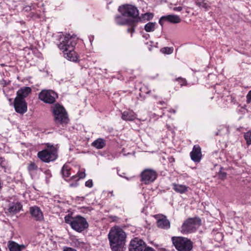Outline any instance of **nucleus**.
<instances>
[{"label":"nucleus","instance_id":"1","mask_svg":"<svg viewBox=\"0 0 251 251\" xmlns=\"http://www.w3.org/2000/svg\"><path fill=\"white\" fill-rule=\"evenodd\" d=\"M60 42L57 46L62 50L64 57L69 60L76 61L77 60V55L74 50L76 44L75 36L70 34L63 35L59 38Z\"/></svg>","mask_w":251,"mask_h":251},{"label":"nucleus","instance_id":"2","mask_svg":"<svg viewBox=\"0 0 251 251\" xmlns=\"http://www.w3.org/2000/svg\"><path fill=\"white\" fill-rule=\"evenodd\" d=\"M108 237L112 251H123L126 234L122 228L118 226L112 227L109 231Z\"/></svg>","mask_w":251,"mask_h":251},{"label":"nucleus","instance_id":"3","mask_svg":"<svg viewBox=\"0 0 251 251\" xmlns=\"http://www.w3.org/2000/svg\"><path fill=\"white\" fill-rule=\"evenodd\" d=\"M64 220L66 223L69 224L74 230L78 232L83 231L89 226L86 220L81 216L72 217L68 215L65 217Z\"/></svg>","mask_w":251,"mask_h":251},{"label":"nucleus","instance_id":"4","mask_svg":"<svg viewBox=\"0 0 251 251\" xmlns=\"http://www.w3.org/2000/svg\"><path fill=\"white\" fill-rule=\"evenodd\" d=\"M54 120L57 124H66L69 122V118L65 109L61 105L56 104L52 107Z\"/></svg>","mask_w":251,"mask_h":251},{"label":"nucleus","instance_id":"5","mask_svg":"<svg viewBox=\"0 0 251 251\" xmlns=\"http://www.w3.org/2000/svg\"><path fill=\"white\" fill-rule=\"evenodd\" d=\"M47 149L38 153V157L43 161L49 162L55 160L57 157V149L47 144Z\"/></svg>","mask_w":251,"mask_h":251},{"label":"nucleus","instance_id":"6","mask_svg":"<svg viewBox=\"0 0 251 251\" xmlns=\"http://www.w3.org/2000/svg\"><path fill=\"white\" fill-rule=\"evenodd\" d=\"M172 241L176 248L179 251H190L193 247L192 242L187 238L173 237Z\"/></svg>","mask_w":251,"mask_h":251},{"label":"nucleus","instance_id":"7","mask_svg":"<svg viewBox=\"0 0 251 251\" xmlns=\"http://www.w3.org/2000/svg\"><path fill=\"white\" fill-rule=\"evenodd\" d=\"M201 225L199 218H189L184 222L181 227V232L184 234L194 232Z\"/></svg>","mask_w":251,"mask_h":251},{"label":"nucleus","instance_id":"8","mask_svg":"<svg viewBox=\"0 0 251 251\" xmlns=\"http://www.w3.org/2000/svg\"><path fill=\"white\" fill-rule=\"evenodd\" d=\"M119 11L124 16H126L127 18L130 17L131 20H134L135 23L137 22L135 19L138 16V10L136 7L131 5H125L119 6Z\"/></svg>","mask_w":251,"mask_h":251},{"label":"nucleus","instance_id":"9","mask_svg":"<svg viewBox=\"0 0 251 251\" xmlns=\"http://www.w3.org/2000/svg\"><path fill=\"white\" fill-rule=\"evenodd\" d=\"M57 94L53 91L50 90H42L39 94V99L47 103H53L57 98Z\"/></svg>","mask_w":251,"mask_h":251},{"label":"nucleus","instance_id":"10","mask_svg":"<svg viewBox=\"0 0 251 251\" xmlns=\"http://www.w3.org/2000/svg\"><path fill=\"white\" fill-rule=\"evenodd\" d=\"M142 181L145 184H148L152 182L156 179L157 174L155 171L151 169H146L142 172L141 175Z\"/></svg>","mask_w":251,"mask_h":251},{"label":"nucleus","instance_id":"11","mask_svg":"<svg viewBox=\"0 0 251 251\" xmlns=\"http://www.w3.org/2000/svg\"><path fill=\"white\" fill-rule=\"evenodd\" d=\"M145 246V242L137 238H134L130 242L129 251H142Z\"/></svg>","mask_w":251,"mask_h":251},{"label":"nucleus","instance_id":"12","mask_svg":"<svg viewBox=\"0 0 251 251\" xmlns=\"http://www.w3.org/2000/svg\"><path fill=\"white\" fill-rule=\"evenodd\" d=\"M16 111L20 114H24L27 111V105L25 100L15 98L14 103Z\"/></svg>","mask_w":251,"mask_h":251},{"label":"nucleus","instance_id":"13","mask_svg":"<svg viewBox=\"0 0 251 251\" xmlns=\"http://www.w3.org/2000/svg\"><path fill=\"white\" fill-rule=\"evenodd\" d=\"M29 212L34 220L39 222L44 220L43 214L39 207L34 206L30 207Z\"/></svg>","mask_w":251,"mask_h":251},{"label":"nucleus","instance_id":"14","mask_svg":"<svg viewBox=\"0 0 251 251\" xmlns=\"http://www.w3.org/2000/svg\"><path fill=\"white\" fill-rule=\"evenodd\" d=\"M191 159L195 162H199L201 158V149L199 145H195L190 153Z\"/></svg>","mask_w":251,"mask_h":251},{"label":"nucleus","instance_id":"15","mask_svg":"<svg viewBox=\"0 0 251 251\" xmlns=\"http://www.w3.org/2000/svg\"><path fill=\"white\" fill-rule=\"evenodd\" d=\"M115 21L117 24L119 25H128L133 26L135 24L134 20H130V18H127L126 16H124L122 14L121 16H116Z\"/></svg>","mask_w":251,"mask_h":251},{"label":"nucleus","instance_id":"16","mask_svg":"<svg viewBox=\"0 0 251 251\" xmlns=\"http://www.w3.org/2000/svg\"><path fill=\"white\" fill-rule=\"evenodd\" d=\"M163 21H167L173 24H177L180 22L181 19L177 15H168L161 17L159 21V23L162 25L163 24Z\"/></svg>","mask_w":251,"mask_h":251},{"label":"nucleus","instance_id":"17","mask_svg":"<svg viewBox=\"0 0 251 251\" xmlns=\"http://www.w3.org/2000/svg\"><path fill=\"white\" fill-rule=\"evenodd\" d=\"M157 226L163 229H168L170 227V223L166 216L160 215L158 216Z\"/></svg>","mask_w":251,"mask_h":251},{"label":"nucleus","instance_id":"18","mask_svg":"<svg viewBox=\"0 0 251 251\" xmlns=\"http://www.w3.org/2000/svg\"><path fill=\"white\" fill-rule=\"evenodd\" d=\"M31 92V89L29 87H24L19 89L17 92V97L16 98H19L25 100L26 98Z\"/></svg>","mask_w":251,"mask_h":251},{"label":"nucleus","instance_id":"19","mask_svg":"<svg viewBox=\"0 0 251 251\" xmlns=\"http://www.w3.org/2000/svg\"><path fill=\"white\" fill-rule=\"evenodd\" d=\"M8 247L10 251H22L25 247L24 245H19L14 241H10L8 242Z\"/></svg>","mask_w":251,"mask_h":251},{"label":"nucleus","instance_id":"20","mask_svg":"<svg viewBox=\"0 0 251 251\" xmlns=\"http://www.w3.org/2000/svg\"><path fill=\"white\" fill-rule=\"evenodd\" d=\"M22 207V205L19 202L12 203L9 205L8 211L10 213L14 214L19 212Z\"/></svg>","mask_w":251,"mask_h":251},{"label":"nucleus","instance_id":"21","mask_svg":"<svg viewBox=\"0 0 251 251\" xmlns=\"http://www.w3.org/2000/svg\"><path fill=\"white\" fill-rule=\"evenodd\" d=\"M136 117V115L133 111H126L122 114V119L125 121H133Z\"/></svg>","mask_w":251,"mask_h":251},{"label":"nucleus","instance_id":"22","mask_svg":"<svg viewBox=\"0 0 251 251\" xmlns=\"http://www.w3.org/2000/svg\"><path fill=\"white\" fill-rule=\"evenodd\" d=\"M173 189L176 192L182 194L187 191L188 187L184 185L174 184Z\"/></svg>","mask_w":251,"mask_h":251},{"label":"nucleus","instance_id":"23","mask_svg":"<svg viewBox=\"0 0 251 251\" xmlns=\"http://www.w3.org/2000/svg\"><path fill=\"white\" fill-rule=\"evenodd\" d=\"M92 146L98 149H100L105 146V143L103 139L99 138L92 143Z\"/></svg>","mask_w":251,"mask_h":251},{"label":"nucleus","instance_id":"24","mask_svg":"<svg viewBox=\"0 0 251 251\" xmlns=\"http://www.w3.org/2000/svg\"><path fill=\"white\" fill-rule=\"evenodd\" d=\"M156 25L155 22H149L145 25L144 29L147 32H152L155 30Z\"/></svg>","mask_w":251,"mask_h":251},{"label":"nucleus","instance_id":"25","mask_svg":"<svg viewBox=\"0 0 251 251\" xmlns=\"http://www.w3.org/2000/svg\"><path fill=\"white\" fill-rule=\"evenodd\" d=\"M70 168L68 165L65 164L62 168V174L63 177H68L70 175Z\"/></svg>","mask_w":251,"mask_h":251},{"label":"nucleus","instance_id":"26","mask_svg":"<svg viewBox=\"0 0 251 251\" xmlns=\"http://www.w3.org/2000/svg\"><path fill=\"white\" fill-rule=\"evenodd\" d=\"M196 3L199 7L204 9H207L209 6L208 4L203 0H198Z\"/></svg>","mask_w":251,"mask_h":251},{"label":"nucleus","instance_id":"27","mask_svg":"<svg viewBox=\"0 0 251 251\" xmlns=\"http://www.w3.org/2000/svg\"><path fill=\"white\" fill-rule=\"evenodd\" d=\"M244 138L248 145H251V130L247 132L244 134Z\"/></svg>","mask_w":251,"mask_h":251},{"label":"nucleus","instance_id":"28","mask_svg":"<svg viewBox=\"0 0 251 251\" xmlns=\"http://www.w3.org/2000/svg\"><path fill=\"white\" fill-rule=\"evenodd\" d=\"M161 51L165 54H170L173 52L172 48L165 47L161 49Z\"/></svg>","mask_w":251,"mask_h":251},{"label":"nucleus","instance_id":"29","mask_svg":"<svg viewBox=\"0 0 251 251\" xmlns=\"http://www.w3.org/2000/svg\"><path fill=\"white\" fill-rule=\"evenodd\" d=\"M86 175L84 172H78L77 174V176H74L72 177V178L75 179L77 177H78V178L77 180H79L81 178H83L85 177Z\"/></svg>","mask_w":251,"mask_h":251},{"label":"nucleus","instance_id":"30","mask_svg":"<svg viewBox=\"0 0 251 251\" xmlns=\"http://www.w3.org/2000/svg\"><path fill=\"white\" fill-rule=\"evenodd\" d=\"M37 169V166L34 163H31L28 166V170L30 172L35 171Z\"/></svg>","mask_w":251,"mask_h":251},{"label":"nucleus","instance_id":"31","mask_svg":"<svg viewBox=\"0 0 251 251\" xmlns=\"http://www.w3.org/2000/svg\"><path fill=\"white\" fill-rule=\"evenodd\" d=\"M10 83V81H7L4 79H2L0 81V84L3 87H5L8 85Z\"/></svg>","mask_w":251,"mask_h":251},{"label":"nucleus","instance_id":"32","mask_svg":"<svg viewBox=\"0 0 251 251\" xmlns=\"http://www.w3.org/2000/svg\"><path fill=\"white\" fill-rule=\"evenodd\" d=\"M85 186L89 188H91L93 186V181L91 179L87 180L85 182Z\"/></svg>","mask_w":251,"mask_h":251},{"label":"nucleus","instance_id":"33","mask_svg":"<svg viewBox=\"0 0 251 251\" xmlns=\"http://www.w3.org/2000/svg\"><path fill=\"white\" fill-rule=\"evenodd\" d=\"M247 103H250L251 102V90L249 91L247 95Z\"/></svg>","mask_w":251,"mask_h":251},{"label":"nucleus","instance_id":"34","mask_svg":"<svg viewBox=\"0 0 251 251\" xmlns=\"http://www.w3.org/2000/svg\"><path fill=\"white\" fill-rule=\"evenodd\" d=\"M146 16L147 17V20H149L151 19L152 18L153 14L151 13H147L145 14V18H146Z\"/></svg>","mask_w":251,"mask_h":251},{"label":"nucleus","instance_id":"35","mask_svg":"<svg viewBox=\"0 0 251 251\" xmlns=\"http://www.w3.org/2000/svg\"><path fill=\"white\" fill-rule=\"evenodd\" d=\"M63 251H76V250L70 247H64Z\"/></svg>","mask_w":251,"mask_h":251},{"label":"nucleus","instance_id":"36","mask_svg":"<svg viewBox=\"0 0 251 251\" xmlns=\"http://www.w3.org/2000/svg\"><path fill=\"white\" fill-rule=\"evenodd\" d=\"M182 10L181 6L175 7L173 8V10L175 11H180Z\"/></svg>","mask_w":251,"mask_h":251},{"label":"nucleus","instance_id":"37","mask_svg":"<svg viewBox=\"0 0 251 251\" xmlns=\"http://www.w3.org/2000/svg\"><path fill=\"white\" fill-rule=\"evenodd\" d=\"M177 80L180 81V85L181 86L184 85L185 84V83H186V80L185 79H184L178 78Z\"/></svg>","mask_w":251,"mask_h":251},{"label":"nucleus","instance_id":"38","mask_svg":"<svg viewBox=\"0 0 251 251\" xmlns=\"http://www.w3.org/2000/svg\"><path fill=\"white\" fill-rule=\"evenodd\" d=\"M144 251H155V250L151 247H147L145 249Z\"/></svg>","mask_w":251,"mask_h":251},{"label":"nucleus","instance_id":"39","mask_svg":"<svg viewBox=\"0 0 251 251\" xmlns=\"http://www.w3.org/2000/svg\"><path fill=\"white\" fill-rule=\"evenodd\" d=\"M128 32H131V34L134 32V28L132 27L130 28H128L127 29Z\"/></svg>","mask_w":251,"mask_h":251},{"label":"nucleus","instance_id":"40","mask_svg":"<svg viewBox=\"0 0 251 251\" xmlns=\"http://www.w3.org/2000/svg\"><path fill=\"white\" fill-rule=\"evenodd\" d=\"M3 161V158L0 157V166H1L2 165Z\"/></svg>","mask_w":251,"mask_h":251},{"label":"nucleus","instance_id":"41","mask_svg":"<svg viewBox=\"0 0 251 251\" xmlns=\"http://www.w3.org/2000/svg\"><path fill=\"white\" fill-rule=\"evenodd\" d=\"M110 218H111V219L112 220V221H115L116 219H117V217L115 216V217H111Z\"/></svg>","mask_w":251,"mask_h":251},{"label":"nucleus","instance_id":"42","mask_svg":"<svg viewBox=\"0 0 251 251\" xmlns=\"http://www.w3.org/2000/svg\"><path fill=\"white\" fill-rule=\"evenodd\" d=\"M77 185V184H71L70 185V187H74V186H76Z\"/></svg>","mask_w":251,"mask_h":251},{"label":"nucleus","instance_id":"43","mask_svg":"<svg viewBox=\"0 0 251 251\" xmlns=\"http://www.w3.org/2000/svg\"><path fill=\"white\" fill-rule=\"evenodd\" d=\"M171 112H173V113H176V110H172L171 111Z\"/></svg>","mask_w":251,"mask_h":251},{"label":"nucleus","instance_id":"44","mask_svg":"<svg viewBox=\"0 0 251 251\" xmlns=\"http://www.w3.org/2000/svg\"><path fill=\"white\" fill-rule=\"evenodd\" d=\"M217 235H220V236H221V234L220 233H218L217 234Z\"/></svg>","mask_w":251,"mask_h":251},{"label":"nucleus","instance_id":"45","mask_svg":"<svg viewBox=\"0 0 251 251\" xmlns=\"http://www.w3.org/2000/svg\"><path fill=\"white\" fill-rule=\"evenodd\" d=\"M226 174L225 173H224V174H223V176H226Z\"/></svg>","mask_w":251,"mask_h":251},{"label":"nucleus","instance_id":"46","mask_svg":"<svg viewBox=\"0 0 251 251\" xmlns=\"http://www.w3.org/2000/svg\"><path fill=\"white\" fill-rule=\"evenodd\" d=\"M0 65H1V66H4V64H0Z\"/></svg>","mask_w":251,"mask_h":251}]
</instances>
